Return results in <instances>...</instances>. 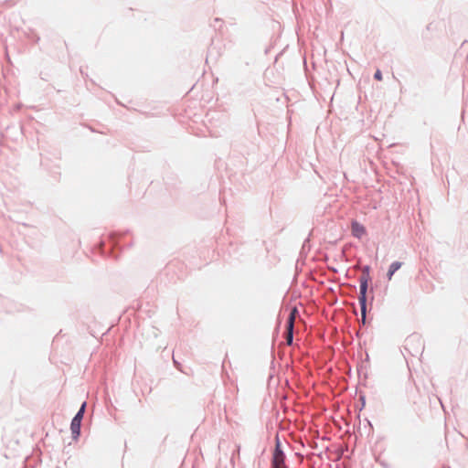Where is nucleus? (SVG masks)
Masks as SVG:
<instances>
[{"instance_id": "f257e3e1", "label": "nucleus", "mask_w": 468, "mask_h": 468, "mask_svg": "<svg viewBox=\"0 0 468 468\" xmlns=\"http://www.w3.org/2000/svg\"><path fill=\"white\" fill-rule=\"evenodd\" d=\"M370 267L368 265H366L363 267V272L362 275L359 278L360 282V289H359V297L358 302L361 309V314H362V323L365 324L366 322V315H367V291L368 287V281L370 279L369 276Z\"/></svg>"}, {"instance_id": "f03ea898", "label": "nucleus", "mask_w": 468, "mask_h": 468, "mask_svg": "<svg viewBox=\"0 0 468 468\" xmlns=\"http://www.w3.org/2000/svg\"><path fill=\"white\" fill-rule=\"evenodd\" d=\"M86 409V402H83L76 415L71 420L70 430L74 439H77L80 434V424Z\"/></svg>"}, {"instance_id": "7ed1b4c3", "label": "nucleus", "mask_w": 468, "mask_h": 468, "mask_svg": "<svg viewBox=\"0 0 468 468\" xmlns=\"http://www.w3.org/2000/svg\"><path fill=\"white\" fill-rule=\"evenodd\" d=\"M285 455L280 444L279 438H276V446L273 452L272 464L273 468H285Z\"/></svg>"}, {"instance_id": "20e7f679", "label": "nucleus", "mask_w": 468, "mask_h": 468, "mask_svg": "<svg viewBox=\"0 0 468 468\" xmlns=\"http://www.w3.org/2000/svg\"><path fill=\"white\" fill-rule=\"evenodd\" d=\"M296 313V308L292 310V312L290 314L289 320H288V326H287V343L288 345H291L292 343L293 339V323H294V314Z\"/></svg>"}, {"instance_id": "39448f33", "label": "nucleus", "mask_w": 468, "mask_h": 468, "mask_svg": "<svg viewBox=\"0 0 468 468\" xmlns=\"http://www.w3.org/2000/svg\"><path fill=\"white\" fill-rule=\"evenodd\" d=\"M352 234L357 239H361L366 234V228L357 221L351 224Z\"/></svg>"}, {"instance_id": "423d86ee", "label": "nucleus", "mask_w": 468, "mask_h": 468, "mask_svg": "<svg viewBox=\"0 0 468 468\" xmlns=\"http://www.w3.org/2000/svg\"><path fill=\"white\" fill-rule=\"evenodd\" d=\"M402 266V262L400 261H393L389 267H388V271L387 272V279L388 281H390L394 275V273L399 270L400 269V267Z\"/></svg>"}, {"instance_id": "0eeeda50", "label": "nucleus", "mask_w": 468, "mask_h": 468, "mask_svg": "<svg viewBox=\"0 0 468 468\" xmlns=\"http://www.w3.org/2000/svg\"><path fill=\"white\" fill-rule=\"evenodd\" d=\"M374 78L377 80H382V74H381V71L379 69H378L374 75Z\"/></svg>"}]
</instances>
